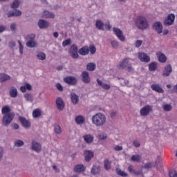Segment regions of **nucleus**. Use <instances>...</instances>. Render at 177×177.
<instances>
[{
    "label": "nucleus",
    "mask_w": 177,
    "mask_h": 177,
    "mask_svg": "<svg viewBox=\"0 0 177 177\" xmlns=\"http://www.w3.org/2000/svg\"><path fill=\"white\" fill-rule=\"evenodd\" d=\"M135 24L138 30H147V28L150 27V26L149 25V21H147L146 17L142 15H140L136 17V19H135Z\"/></svg>",
    "instance_id": "f257e3e1"
},
{
    "label": "nucleus",
    "mask_w": 177,
    "mask_h": 177,
    "mask_svg": "<svg viewBox=\"0 0 177 177\" xmlns=\"http://www.w3.org/2000/svg\"><path fill=\"white\" fill-rule=\"evenodd\" d=\"M107 118L106 115L102 113H98L92 117V122L95 127H103L106 124Z\"/></svg>",
    "instance_id": "f03ea898"
},
{
    "label": "nucleus",
    "mask_w": 177,
    "mask_h": 177,
    "mask_svg": "<svg viewBox=\"0 0 177 177\" xmlns=\"http://www.w3.org/2000/svg\"><path fill=\"white\" fill-rule=\"evenodd\" d=\"M26 46L28 48H37V43L35 42V35L30 34L27 35L26 37Z\"/></svg>",
    "instance_id": "7ed1b4c3"
},
{
    "label": "nucleus",
    "mask_w": 177,
    "mask_h": 177,
    "mask_svg": "<svg viewBox=\"0 0 177 177\" xmlns=\"http://www.w3.org/2000/svg\"><path fill=\"white\" fill-rule=\"evenodd\" d=\"M13 118H15V115L12 113H7L4 115L2 120L3 125L8 127V125L13 121Z\"/></svg>",
    "instance_id": "20e7f679"
},
{
    "label": "nucleus",
    "mask_w": 177,
    "mask_h": 177,
    "mask_svg": "<svg viewBox=\"0 0 177 177\" xmlns=\"http://www.w3.org/2000/svg\"><path fill=\"white\" fill-rule=\"evenodd\" d=\"M113 31L115 35L117 37V38H118L120 41H121L122 42H124L125 36L124 35V33L122 32V30H121V29L116 27H113Z\"/></svg>",
    "instance_id": "39448f33"
},
{
    "label": "nucleus",
    "mask_w": 177,
    "mask_h": 177,
    "mask_svg": "<svg viewBox=\"0 0 177 177\" xmlns=\"http://www.w3.org/2000/svg\"><path fill=\"white\" fill-rule=\"evenodd\" d=\"M153 106L151 105H146L145 106L142 107L140 111V115L142 117H147L149 114H150V111H152Z\"/></svg>",
    "instance_id": "423d86ee"
},
{
    "label": "nucleus",
    "mask_w": 177,
    "mask_h": 177,
    "mask_svg": "<svg viewBox=\"0 0 177 177\" xmlns=\"http://www.w3.org/2000/svg\"><path fill=\"white\" fill-rule=\"evenodd\" d=\"M69 53L73 59H78V48L75 44H73L70 47Z\"/></svg>",
    "instance_id": "0eeeda50"
},
{
    "label": "nucleus",
    "mask_w": 177,
    "mask_h": 177,
    "mask_svg": "<svg viewBox=\"0 0 177 177\" xmlns=\"http://www.w3.org/2000/svg\"><path fill=\"white\" fill-rule=\"evenodd\" d=\"M64 81L66 82V84H68V85H77V82H78V80L74 76H68L64 78Z\"/></svg>",
    "instance_id": "6e6552de"
},
{
    "label": "nucleus",
    "mask_w": 177,
    "mask_h": 177,
    "mask_svg": "<svg viewBox=\"0 0 177 177\" xmlns=\"http://www.w3.org/2000/svg\"><path fill=\"white\" fill-rule=\"evenodd\" d=\"M131 59L129 57H126L122 59L121 63L118 65V68H122V70H124V68H127V66H129V63H131Z\"/></svg>",
    "instance_id": "1a4fd4ad"
},
{
    "label": "nucleus",
    "mask_w": 177,
    "mask_h": 177,
    "mask_svg": "<svg viewBox=\"0 0 177 177\" xmlns=\"http://www.w3.org/2000/svg\"><path fill=\"white\" fill-rule=\"evenodd\" d=\"M138 57L143 63H149L150 62V57L143 52L138 53Z\"/></svg>",
    "instance_id": "9d476101"
},
{
    "label": "nucleus",
    "mask_w": 177,
    "mask_h": 177,
    "mask_svg": "<svg viewBox=\"0 0 177 177\" xmlns=\"http://www.w3.org/2000/svg\"><path fill=\"white\" fill-rule=\"evenodd\" d=\"M174 21H175V15L169 14L167 15V18L164 21V24L165 26H172Z\"/></svg>",
    "instance_id": "9b49d317"
},
{
    "label": "nucleus",
    "mask_w": 177,
    "mask_h": 177,
    "mask_svg": "<svg viewBox=\"0 0 177 177\" xmlns=\"http://www.w3.org/2000/svg\"><path fill=\"white\" fill-rule=\"evenodd\" d=\"M152 28L154 30L158 32V34H161L162 32V24L160 21H156L152 25Z\"/></svg>",
    "instance_id": "f8f14e48"
},
{
    "label": "nucleus",
    "mask_w": 177,
    "mask_h": 177,
    "mask_svg": "<svg viewBox=\"0 0 177 177\" xmlns=\"http://www.w3.org/2000/svg\"><path fill=\"white\" fill-rule=\"evenodd\" d=\"M19 120L24 127V128H30L31 127V122H30L26 118L20 116Z\"/></svg>",
    "instance_id": "ddd939ff"
},
{
    "label": "nucleus",
    "mask_w": 177,
    "mask_h": 177,
    "mask_svg": "<svg viewBox=\"0 0 177 177\" xmlns=\"http://www.w3.org/2000/svg\"><path fill=\"white\" fill-rule=\"evenodd\" d=\"M172 73V66L171 64H167L165 66V71L162 73L163 77H169Z\"/></svg>",
    "instance_id": "4468645a"
},
{
    "label": "nucleus",
    "mask_w": 177,
    "mask_h": 177,
    "mask_svg": "<svg viewBox=\"0 0 177 177\" xmlns=\"http://www.w3.org/2000/svg\"><path fill=\"white\" fill-rule=\"evenodd\" d=\"M32 149L34 150V151H36V153H39V151L42 150V147L41 146V144L37 142L35 140H32Z\"/></svg>",
    "instance_id": "2eb2a0df"
},
{
    "label": "nucleus",
    "mask_w": 177,
    "mask_h": 177,
    "mask_svg": "<svg viewBox=\"0 0 177 177\" xmlns=\"http://www.w3.org/2000/svg\"><path fill=\"white\" fill-rule=\"evenodd\" d=\"M156 56L160 63H165L167 62V56L160 51L156 52Z\"/></svg>",
    "instance_id": "dca6fc26"
},
{
    "label": "nucleus",
    "mask_w": 177,
    "mask_h": 177,
    "mask_svg": "<svg viewBox=\"0 0 177 177\" xmlns=\"http://www.w3.org/2000/svg\"><path fill=\"white\" fill-rule=\"evenodd\" d=\"M83 139L85 142V143H87V145H91V143H93V140L95 139V137L91 134H86L83 136Z\"/></svg>",
    "instance_id": "f3484780"
},
{
    "label": "nucleus",
    "mask_w": 177,
    "mask_h": 177,
    "mask_svg": "<svg viewBox=\"0 0 177 177\" xmlns=\"http://www.w3.org/2000/svg\"><path fill=\"white\" fill-rule=\"evenodd\" d=\"M78 53L79 55H81V56H86L87 55H89V47H88V46H83L78 50Z\"/></svg>",
    "instance_id": "a211bd4d"
},
{
    "label": "nucleus",
    "mask_w": 177,
    "mask_h": 177,
    "mask_svg": "<svg viewBox=\"0 0 177 177\" xmlns=\"http://www.w3.org/2000/svg\"><path fill=\"white\" fill-rule=\"evenodd\" d=\"M82 81L84 82V84H89L91 82V77H89V73L86 71H84L82 73Z\"/></svg>",
    "instance_id": "6ab92c4d"
},
{
    "label": "nucleus",
    "mask_w": 177,
    "mask_h": 177,
    "mask_svg": "<svg viewBox=\"0 0 177 177\" xmlns=\"http://www.w3.org/2000/svg\"><path fill=\"white\" fill-rule=\"evenodd\" d=\"M86 168L84 165H77L74 167L73 171L74 172H77V174H81V172H84Z\"/></svg>",
    "instance_id": "aec40b11"
},
{
    "label": "nucleus",
    "mask_w": 177,
    "mask_h": 177,
    "mask_svg": "<svg viewBox=\"0 0 177 177\" xmlns=\"http://www.w3.org/2000/svg\"><path fill=\"white\" fill-rule=\"evenodd\" d=\"M56 104L57 109L62 111L63 109H64V102H63V100L60 97H57L56 100Z\"/></svg>",
    "instance_id": "412c9836"
},
{
    "label": "nucleus",
    "mask_w": 177,
    "mask_h": 177,
    "mask_svg": "<svg viewBox=\"0 0 177 177\" xmlns=\"http://www.w3.org/2000/svg\"><path fill=\"white\" fill-rule=\"evenodd\" d=\"M151 89L154 91L155 92H158V93H164V89L160 86L158 84H152L151 86Z\"/></svg>",
    "instance_id": "4be33fe9"
},
{
    "label": "nucleus",
    "mask_w": 177,
    "mask_h": 177,
    "mask_svg": "<svg viewBox=\"0 0 177 177\" xmlns=\"http://www.w3.org/2000/svg\"><path fill=\"white\" fill-rule=\"evenodd\" d=\"M38 26L39 28H48V27H49V23L44 19H40L38 21Z\"/></svg>",
    "instance_id": "5701e85b"
},
{
    "label": "nucleus",
    "mask_w": 177,
    "mask_h": 177,
    "mask_svg": "<svg viewBox=\"0 0 177 177\" xmlns=\"http://www.w3.org/2000/svg\"><path fill=\"white\" fill-rule=\"evenodd\" d=\"M93 156H94L93 152L91 151H84V158L87 162H89V161H91V159L93 158Z\"/></svg>",
    "instance_id": "b1692460"
},
{
    "label": "nucleus",
    "mask_w": 177,
    "mask_h": 177,
    "mask_svg": "<svg viewBox=\"0 0 177 177\" xmlns=\"http://www.w3.org/2000/svg\"><path fill=\"white\" fill-rule=\"evenodd\" d=\"M7 16H8V17L21 16V11H20L19 10H15V12L10 11L7 14Z\"/></svg>",
    "instance_id": "393cba45"
},
{
    "label": "nucleus",
    "mask_w": 177,
    "mask_h": 177,
    "mask_svg": "<svg viewBox=\"0 0 177 177\" xmlns=\"http://www.w3.org/2000/svg\"><path fill=\"white\" fill-rule=\"evenodd\" d=\"M75 121L78 125H82L85 123V118L82 115H78L75 118Z\"/></svg>",
    "instance_id": "a878e982"
},
{
    "label": "nucleus",
    "mask_w": 177,
    "mask_h": 177,
    "mask_svg": "<svg viewBox=\"0 0 177 177\" xmlns=\"http://www.w3.org/2000/svg\"><path fill=\"white\" fill-rule=\"evenodd\" d=\"M71 100L73 104H77L80 102V97L74 93H71Z\"/></svg>",
    "instance_id": "bb28decb"
},
{
    "label": "nucleus",
    "mask_w": 177,
    "mask_h": 177,
    "mask_svg": "<svg viewBox=\"0 0 177 177\" xmlns=\"http://www.w3.org/2000/svg\"><path fill=\"white\" fill-rule=\"evenodd\" d=\"M95 27L98 30H104V24L101 20H97L95 22Z\"/></svg>",
    "instance_id": "cd10ccee"
},
{
    "label": "nucleus",
    "mask_w": 177,
    "mask_h": 177,
    "mask_svg": "<svg viewBox=\"0 0 177 177\" xmlns=\"http://www.w3.org/2000/svg\"><path fill=\"white\" fill-rule=\"evenodd\" d=\"M43 17H44V19H55V14L49 11H44L43 12Z\"/></svg>",
    "instance_id": "c85d7f7f"
},
{
    "label": "nucleus",
    "mask_w": 177,
    "mask_h": 177,
    "mask_svg": "<svg viewBox=\"0 0 177 177\" xmlns=\"http://www.w3.org/2000/svg\"><path fill=\"white\" fill-rule=\"evenodd\" d=\"M10 80V77L9 75L6 73H0V82H5V81H8Z\"/></svg>",
    "instance_id": "c756f323"
},
{
    "label": "nucleus",
    "mask_w": 177,
    "mask_h": 177,
    "mask_svg": "<svg viewBox=\"0 0 177 177\" xmlns=\"http://www.w3.org/2000/svg\"><path fill=\"white\" fill-rule=\"evenodd\" d=\"M142 160V156L140 154L132 155L131 157V160L136 162H140Z\"/></svg>",
    "instance_id": "7c9ffc66"
},
{
    "label": "nucleus",
    "mask_w": 177,
    "mask_h": 177,
    "mask_svg": "<svg viewBox=\"0 0 177 177\" xmlns=\"http://www.w3.org/2000/svg\"><path fill=\"white\" fill-rule=\"evenodd\" d=\"M104 169L106 171H109V169H111V161H110L109 159H105L104 160Z\"/></svg>",
    "instance_id": "2f4dec72"
},
{
    "label": "nucleus",
    "mask_w": 177,
    "mask_h": 177,
    "mask_svg": "<svg viewBox=\"0 0 177 177\" xmlns=\"http://www.w3.org/2000/svg\"><path fill=\"white\" fill-rule=\"evenodd\" d=\"M86 69L88 71H95L96 69V64L95 63L90 62L87 64Z\"/></svg>",
    "instance_id": "473e14b6"
},
{
    "label": "nucleus",
    "mask_w": 177,
    "mask_h": 177,
    "mask_svg": "<svg viewBox=\"0 0 177 177\" xmlns=\"http://www.w3.org/2000/svg\"><path fill=\"white\" fill-rule=\"evenodd\" d=\"M10 97H17V88L12 87L10 90Z\"/></svg>",
    "instance_id": "72a5a7b5"
},
{
    "label": "nucleus",
    "mask_w": 177,
    "mask_h": 177,
    "mask_svg": "<svg viewBox=\"0 0 177 177\" xmlns=\"http://www.w3.org/2000/svg\"><path fill=\"white\" fill-rule=\"evenodd\" d=\"M128 171L129 172H130V174H133L134 175H137V176L140 175V174H142L141 171L133 169V168L132 167V165H129L128 167Z\"/></svg>",
    "instance_id": "f704fd0d"
},
{
    "label": "nucleus",
    "mask_w": 177,
    "mask_h": 177,
    "mask_svg": "<svg viewBox=\"0 0 177 177\" xmlns=\"http://www.w3.org/2000/svg\"><path fill=\"white\" fill-rule=\"evenodd\" d=\"M100 172V167L99 166L93 165L91 169V173H93V175H96Z\"/></svg>",
    "instance_id": "c9c22d12"
},
{
    "label": "nucleus",
    "mask_w": 177,
    "mask_h": 177,
    "mask_svg": "<svg viewBox=\"0 0 177 177\" xmlns=\"http://www.w3.org/2000/svg\"><path fill=\"white\" fill-rule=\"evenodd\" d=\"M149 71H156L157 70V62H151L149 64Z\"/></svg>",
    "instance_id": "e433bc0d"
},
{
    "label": "nucleus",
    "mask_w": 177,
    "mask_h": 177,
    "mask_svg": "<svg viewBox=\"0 0 177 177\" xmlns=\"http://www.w3.org/2000/svg\"><path fill=\"white\" fill-rule=\"evenodd\" d=\"M41 110L39 109H35L32 112V116L34 118H38V117H41Z\"/></svg>",
    "instance_id": "4c0bfd02"
},
{
    "label": "nucleus",
    "mask_w": 177,
    "mask_h": 177,
    "mask_svg": "<svg viewBox=\"0 0 177 177\" xmlns=\"http://www.w3.org/2000/svg\"><path fill=\"white\" fill-rule=\"evenodd\" d=\"M2 114H11L10 113V107L8 106H4L1 109Z\"/></svg>",
    "instance_id": "58836bf2"
},
{
    "label": "nucleus",
    "mask_w": 177,
    "mask_h": 177,
    "mask_svg": "<svg viewBox=\"0 0 177 177\" xmlns=\"http://www.w3.org/2000/svg\"><path fill=\"white\" fill-rule=\"evenodd\" d=\"M162 109L165 111H171L172 110V105L171 104H165L162 106Z\"/></svg>",
    "instance_id": "ea45409f"
},
{
    "label": "nucleus",
    "mask_w": 177,
    "mask_h": 177,
    "mask_svg": "<svg viewBox=\"0 0 177 177\" xmlns=\"http://www.w3.org/2000/svg\"><path fill=\"white\" fill-rule=\"evenodd\" d=\"M117 171V175H120V176L126 177L128 176V174H127L125 171L121 170V169H116Z\"/></svg>",
    "instance_id": "a19ab883"
},
{
    "label": "nucleus",
    "mask_w": 177,
    "mask_h": 177,
    "mask_svg": "<svg viewBox=\"0 0 177 177\" xmlns=\"http://www.w3.org/2000/svg\"><path fill=\"white\" fill-rule=\"evenodd\" d=\"M54 131L55 133H58L59 135H60V133H62V127H60L59 124H55Z\"/></svg>",
    "instance_id": "79ce46f5"
},
{
    "label": "nucleus",
    "mask_w": 177,
    "mask_h": 177,
    "mask_svg": "<svg viewBox=\"0 0 177 177\" xmlns=\"http://www.w3.org/2000/svg\"><path fill=\"white\" fill-rule=\"evenodd\" d=\"M24 97L28 102H32V100H34V98L32 97V95L31 93H26L24 95Z\"/></svg>",
    "instance_id": "37998d69"
},
{
    "label": "nucleus",
    "mask_w": 177,
    "mask_h": 177,
    "mask_svg": "<svg viewBox=\"0 0 177 177\" xmlns=\"http://www.w3.org/2000/svg\"><path fill=\"white\" fill-rule=\"evenodd\" d=\"M20 5V2H19V0H15L11 5V8L12 9H17V8H19Z\"/></svg>",
    "instance_id": "c03bdc74"
},
{
    "label": "nucleus",
    "mask_w": 177,
    "mask_h": 177,
    "mask_svg": "<svg viewBox=\"0 0 177 177\" xmlns=\"http://www.w3.org/2000/svg\"><path fill=\"white\" fill-rule=\"evenodd\" d=\"M99 140H104V139L107 138V134L106 133H102L97 136Z\"/></svg>",
    "instance_id": "a18cd8bd"
},
{
    "label": "nucleus",
    "mask_w": 177,
    "mask_h": 177,
    "mask_svg": "<svg viewBox=\"0 0 177 177\" xmlns=\"http://www.w3.org/2000/svg\"><path fill=\"white\" fill-rule=\"evenodd\" d=\"M111 44L112 46V48H114V49H117V48L120 46V43H118V41L116 40L111 41Z\"/></svg>",
    "instance_id": "49530a36"
},
{
    "label": "nucleus",
    "mask_w": 177,
    "mask_h": 177,
    "mask_svg": "<svg viewBox=\"0 0 177 177\" xmlns=\"http://www.w3.org/2000/svg\"><path fill=\"white\" fill-rule=\"evenodd\" d=\"M88 50L91 55H95V53H96V47H95V46H90L88 47Z\"/></svg>",
    "instance_id": "de8ad7c7"
},
{
    "label": "nucleus",
    "mask_w": 177,
    "mask_h": 177,
    "mask_svg": "<svg viewBox=\"0 0 177 177\" xmlns=\"http://www.w3.org/2000/svg\"><path fill=\"white\" fill-rule=\"evenodd\" d=\"M71 44V39H68L62 42V46L66 48V46H68V45Z\"/></svg>",
    "instance_id": "09e8293b"
},
{
    "label": "nucleus",
    "mask_w": 177,
    "mask_h": 177,
    "mask_svg": "<svg viewBox=\"0 0 177 177\" xmlns=\"http://www.w3.org/2000/svg\"><path fill=\"white\" fill-rule=\"evenodd\" d=\"M37 57L39 60H45L46 59V55L44 53H40L37 55Z\"/></svg>",
    "instance_id": "8fccbe9b"
},
{
    "label": "nucleus",
    "mask_w": 177,
    "mask_h": 177,
    "mask_svg": "<svg viewBox=\"0 0 177 177\" xmlns=\"http://www.w3.org/2000/svg\"><path fill=\"white\" fill-rule=\"evenodd\" d=\"M15 145L17 146V147H21V146L24 145V142H23L21 140H18L15 141Z\"/></svg>",
    "instance_id": "3c124183"
},
{
    "label": "nucleus",
    "mask_w": 177,
    "mask_h": 177,
    "mask_svg": "<svg viewBox=\"0 0 177 177\" xmlns=\"http://www.w3.org/2000/svg\"><path fill=\"white\" fill-rule=\"evenodd\" d=\"M169 175L170 177H177V172L176 171L171 169L169 171Z\"/></svg>",
    "instance_id": "603ef678"
},
{
    "label": "nucleus",
    "mask_w": 177,
    "mask_h": 177,
    "mask_svg": "<svg viewBox=\"0 0 177 177\" xmlns=\"http://www.w3.org/2000/svg\"><path fill=\"white\" fill-rule=\"evenodd\" d=\"M18 44L19 45V53L20 55H23V49H24L23 44H21V41H20V40L18 41Z\"/></svg>",
    "instance_id": "864d4df0"
},
{
    "label": "nucleus",
    "mask_w": 177,
    "mask_h": 177,
    "mask_svg": "<svg viewBox=\"0 0 177 177\" xmlns=\"http://www.w3.org/2000/svg\"><path fill=\"white\" fill-rule=\"evenodd\" d=\"M56 88L58 89V91H59V92H63V86H62L60 83H57L56 84Z\"/></svg>",
    "instance_id": "5fc2aeb1"
},
{
    "label": "nucleus",
    "mask_w": 177,
    "mask_h": 177,
    "mask_svg": "<svg viewBox=\"0 0 177 177\" xmlns=\"http://www.w3.org/2000/svg\"><path fill=\"white\" fill-rule=\"evenodd\" d=\"M102 88L103 89H105V91H109V89H110L111 86H110V84H103Z\"/></svg>",
    "instance_id": "6e6d98bb"
},
{
    "label": "nucleus",
    "mask_w": 177,
    "mask_h": 177,
    "mask_svg": "<svg viewBox=\"0 0 177 177\" xmlns=\"http://www.w3.org/2000/svg\"><path fill=\"white\" fill-rule=\"evenodd\" d=\"M142 42L143 41L142 40H137L136 41V48H140V46H142Z\"/></svg>",
    "instance_id": "4d7b16f0"
},
{
    "label": "nucleus",
    "mask_w": 177,
    "mask_h": 177,
    "mask_svg": "<svg viewBox=\"0 0 177 177\" xmlns=\"http://www.w3.org/2000/svg\"><path fill=\"white\" fill-rule=\"evenodd\" d=\"M127 71L129 73L133 71V66H132V64H129V66H127Z\"/></svg>",
    "instance_id": "13d9d810"
},
{
    "label": "nucleus",
    "mask_w": 177,
    "mask_h": 177,
    "mask_svg": "<svg viewBox=\"0 0 177 177\" xmlns=\"http://www.w3.org/2000/svg\"><path fill=\"white\" fill-rule=\"evenodd\" d=\"M170 93H177V84L173 87L172 90L169 91Z\"/></svg>",
    "instance_id": "bf43d9fd"
},
{
    "label": "nucleus",
    "mask_w": 177,
    "mask_h": 177,
    "mask_svg": "<svg viewBox=\"0 0 177 177\" xmlns=\"http://www.w3.org/2000/svg\"><path fill=\"white\" fill-rule=\"evenodd\" d=\"M133 145L136 147H140V142H139L138 140H133Z\"/></svg>",
    "instance_id": "052dcab7"
},
{
    "label": "nucleus",
    "mask_w": 177,
    "mask_h": 177,
    "mask_svg": "<svg viewBox=\"0 0 177 177\" xmlns=\"http://www.w3.org/2000/svg\"><path fill=\"white\" fill-rule=\"evenodd\" d=\"M114 149L116 151H121V150H122V147L120 145H116Z\"/></svg>",
    "instance_id": "680f3d73"
},
{
    "label": "nucleus",
    "mask_w": 177,
    "mask_h": 177,
    "mask_svg": "<svg viewBox=\"0 0 177 177\" xmlns=\"http://www.w3.org/2000/svg\"><path fill=\"white\" fill-rule=\"evenodd\" d=\"M3 156V148L0 147V161L2 160V157Z\"/></svg>",
    "instance_id": "e2e57ef3"
},
{
    "label": "nucleus",
    "mask_w": 177,
    "mask_h": 177,
    "mask_svg": "<svg viewBox=\"0 0 177 177\" xmlns=\"http://www.w3.org/2000/svg\"><path fill=\"white\" fill-rule=\"evenodd\" d=\"M20 91H21V92H23L24 93L25 92H26L27 88H26V86H21Z\"/></svg>",
    "instance_id": "0e129e2a"
},
{
    "label": "nucleus",
    "mask_w": 177,
    "mask_h": 177,
    "mask_svg": "<svg viewBox=\"0 0 177 177\" xmlns=\"http://www.w3.org/2000/svg\"><path fill=\"white\" fill-rule=\"evenodd\" d=\"M25 88H26V89L28 91H31L32 89V87H31V85L28 83H27L26 85H25Z\"/></svg>",
    "instance_id": "69168bd1"
},
{
    "label": "nucleus",
    "mask_w": 177,
    "mask_h": 177,
    "mask_svg": "<svg viewBox=\"0 0 177 177\" xmlns=\"http://www.w3.org/2000/svg\"><path fill=\"white\" fill-rule=\"evenodd\" d=\"M10 29L12 31H15L16 30V24H12L10 25Z\"/></svg>",
    "instance_id": "338daca9"
},
{
    "label": "nucleus",
    "mask_w": 177,
    "mask_h": 177,
    "mask_svg": "<svg viewBox=\"0 0 177 177\" xmlns=\"http://www.w3.org/2000/svg\"><path fill=\"white\" fill-rule=\"evenodd\" d=\"M5 30H6V28L3 26H0V34L1 32H3V31H5Z\"/></svg>",
    "instance_id": "774afa93"
}]
</instances>
